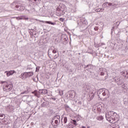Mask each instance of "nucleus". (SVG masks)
Instances as JSON below:
<instances>
[{
	"label": "nucleus",
	"instance_id": "obj_26",
	"mask_svg": "<svg viewBox=\"0 0 128 128\" xmlns=\"http://www.w3.org/2000/svg\"><path fill=\"white\" fill-rule=\"evenodd\" d=\"M105 78H108V76H106Z\"/></svg>",
	"mask_w": 128,
	"mask_h": 128
},
{
	"label": "nucleus",
	"instance_id": "obj_6",
	"mask_svg": "<svg viewBox=\"0 0 128 128\" xmlns=\"http://www.w3.org/2000/svg\"><path fill=\"white\" fill-rule=\"evenodd\" d=\"M6 73L7 76H12L14 74H16V72L14 71V70L6 71Z\"/></svg>",
	"mask_w": 128,
	"mask_h": 128
},
{
	"label": "nucleus",
	"instance_id": "obj_10",
	"mask_svg": "<svg viewBox=\"0 0 128 128\" xmlns=\"http://www.w3.org/2000/svg\"><path fill=\"white\" fill-rule=\"evenodd\" d=\"M6 118V115L4 114H0V120H4Z\"/></svg>",
	"mask_w": 128,
	"mask_h": 128
},
{
	"label": "nucleus",
	"instance_id": "obj_20",
	"mask_svg": "<svg viewBox=\"0 0 128 128\" xmlns=\"http://www.w3.org/2000/svg\"><path fill=\"white\" fill-rule=\"evenodd\" d=\"M106 4H108V2H107V3H104V4H102V6H106Z\"/></svg>",
	"mask_w": 128,
	"mask_h": 128
},
{
	"label": "nucleus",
	"instance_id": "obj_21",
	"mask_svg": "<svg viewBox=\"0 0 128 128\" xmlns=\"http://www.w3.org/2000/svg\"><path fill=\"white\" fill-rule=\"evenodd\" d=\"M2 124H6V121H3L2 123Z\"/></svg>",
	"mask_w": 128,
	"mask_h": 128
},
{
	"label": "nucleus",
	"instance_id": "obj_17",
	"mask_svg": "<svg viewBox=\"0 0 128 128\" xmlns=\"http://www.w3.org/2000/svg\"><path fill=\"white\" fill-rule=\"evenodd\" d=\"M94 30H98V26H96L94 28Z\"/></svg>",
	"mask_w": 128,
	"mask_h": 128
},
{
	"label": "nucleus",
	"instance_id": "obj_16",
	"mask_svg": "<svg viewBox=\"0 0 128 128\" xmlns=\"http://www.w3.org/2000/svg\"><path fill=\"white\" fill-rule=\"evenodd\" d=\"M59 20H60V22H64V18H60Z\"/></svg>",
	"mask_w": 128,
	"mask_h": 128
},
{
	"label": "nucleus",
	"instance_id": "obj_4",
	"mask_svg": "<svg viewBox=\"0 0 128 128\" xmlns=\"http://www.w3.org/2000/svg\"><path fill=\"white\" fill-rule=\"evenodd\" d=\"M38 20V22H44L45 24H52V26H54L56 24L54 22H52L50 21H44V20Z\"/></svg>",
	"mask_w": 128,
	"mask_h": 128
},
{
	"label": "nucleus",
	"instance_id": "obj_27",
	"mask_svg": "<svg viewBox=\"0 0 128 128\" xmlns=\"http://www.w3.org/2000/svg\"><path fill=\"white\" fill-rule=\"evenodd\" d=\"M123 74H125V72H123Z\"/></svg>",
	"mask_w": 128,
	"mask_h": 128
},
{
	"label": "nucleus",
	"instance_id": "obj_24",
	"mask_svg": "<svg viewBox=\"0 0 128 128\" xmlns=\"http://www.w3.org/2000/svg\"><path fill=\"white\" fill-rule=\"evenodd\" d=\"M112 3H110V4H108L109 6H112Z\"/></svg>",
	"mask_w": 128,
	"mask_h": 128
},
{
	"label": "nucleus",
	"instance_id": "obj_18",
	"mask_svg": "<svg viewBox=\"0 0 128 128\" xmlns=\"http://www.w3.org/2000/svg\"><path fill=\"white\" fill-rule=\"evenodd\" d=\"M125 78H128V72H126V75L125 76Z\"/></svg>",
	"mask_w": 128,
	"mask_h": 128
},
{
	"label": "nucleus",
	"instance_id": "obj_3",
	"mask_svg": "<svg viewBox=\"0 0 128 128\" xmlns=\"http://www.w3.org/2000/svg\"><path fill=\"white\" fill-rule=\"evenodd\" d=\"M12 90V84H6L3 87V90L4 92H10Z\"/></svg>",
	"mask_w": 128,
	"mask_h": 128
},
{
	"label": "nucleus",
	"instance_id": "obj_25",
	"mask_svg": "<svg viewBox=\"0 0 128 128\" xmlns=\"http://www.w3.org/2000/svg\"><path fill=\"white\" fill-rule=\"evenodd\" d=\"M100 118L102 120V118H102V116H100Z\"/></svg>",
	"mask_w": 128,
	"mask_h": 128
},
{
	"label": "nucleus",
	"instance_id": "obj_9",
	"mask_svg": "<svg viewBox=\"0 0 128 128\" xmlns=\"http://www.w3.org/2000/svg\"><path fill=\"white\" fill-rule=\"evenodd\" d=\"M27 74V78H30V76H34V72H26Z\"/></svg>",
	"mask_w": 128,
	"mask_h": 128
},
{
	"label": "nucleus",
	"instance_id": "obj_5",
	"mask_svg": "<svg viewBox=\"0 0 128 128\" xmlns=\"http://www.w3.org/2000/svg\"><path fill=\"white\" fill-rule=\"evenodd\" d=\"M60 117L59 116H56L54 117V124H58L60 122Z\"/></svg>",
	"mask_w": 128,
	"mask_h": 128
},
{
	"label": "nucleus",
	"instance_id": "obj_19",
	"mask_svg": "<svg viewBox=\"0 0 128 128\" xmlns=\"http://www.w3.org/2000/svg\"><path fill=\"white\" fill-rule=\"evenodd\" d=\"M102 96H106V92H104L103 93H102Z\"/></svg>",
	"mask_w": 128,
	"mask_h": 128
},
{
	"label": "nucleus",
	"instance_id": "obj_23",
	"mask_svg": "<svg viewBox=\"0 0 128 128\" xmlns=\"http://www.w3.org/2000/svg\"><path fill=\"white\" fill-rule=\"evenodd\" d=\"M36 72H38V68H36Z\"/></svg>",
	"mask_w": 128,
	"mask_h": 128
},
{
	"label": "nucleus",
	"instance_id": "obj_2",
	"mask_svg": "<svg viewBox=\"0 0 128 128\" xmlns=\"http://www.w3.org/2000/svg\"><path fill=\"white\" fill-rule=\"evenodd\" d=\"M52 54H56V49H50L48 50V56L51 60H56L60 56V54H58L55 55Z\"/></svg>",
	"mask_w": 128,
	"mask_h": 128
},
{
	"label": "nucleus",
	"instance_id": "obj_8",
	"mask_svg": "<svg viewBox=\"0 0 128 128\" xmlns=\"http://www.w3.org/2000/svg\"><path fill=\"white\" fill-rule=\"evenodd\" d=\"M60 8H60V12H66V6H61Z\"/></svg>",
	"mask_w": 128,
	"mask_h": 128
},
{
	"label": "nucleus",
	"instance_id": "obj_15",
	"mask_svg": "<svg viewBox=\"0 0 128 128\" xmlns=\"http://www.w3.org/2000/svg\"><path fill=\"white\" fill-rule=\"evenodd\" d=\"M101 76H104V72H101L100 74Z\"/></svg>",
	"mask_w": 128,
	"mask_h": 128
},
{
	"label": "nucleus",
	"instance_id": "obj_1",
	"mask_svg": "<svg viewBox=\"0 0 128 128\" xmlns=\"http://www.w3.org/2000/svg\"><path fill=\"white\" fill-rule=\"evenodd\" d=\"M106 118L108 122L110 124H116L118 119L114 116V112H108V114H106Z\"/></svg>",
	"mask_w": 128,
	"mask_h": 128
},
{
	"label": "nucleus",
	"instance_id": "obj_7",
	"mask_svg": "<svg viewBox=\"0 0 128 128\" xmlns=\"http://www.w3.org/2000/svg\"><path fill=\"white\" fill-rule=\"evenodd\" d=\"M20 78L22 80H26V78H28V74H26V72H24L23 74H22Z\"/></svg>",
	"mask_w": 128,
	"mask_h": 128
},
{
	"label": "nucleus",
	"instance_id": "obj_13",
	"mask_svg": "<svg viewBox=\"0 0 128 128\" xmlns=\"http://www.w3.org/2000/svg\"><path fill=\"white\" fill-rule=\"evenodd\" d=\"M64 124H66V122H68V118L66 117L64 118Z\"/></svg>",
	"mask_w": 128,
	"mask_h": 128
},
{
	"label": "nucleus",
	"instance_id": "obj_12",
	"mask_svg": "<svg viewBox=\"0 0 128 128\" xmlns=\"http://www.w3.org/2000/svg\"><path fill=\"white\" fill-rule=\"evenodd\" d=\"M20 10L22 11L24 10V6H20Z\"/></svg>",
	"mask_w": 128,
	"mask_h": 128
},
{
	"label": "nucleus",
	"instance_id": "obj_22",
	"mask_svg": "<svg viewBox=\"0 0 128 128\" xmlns=\"http://www.w3.org/2000/svg\"><path fill=\"white\" fill-rule=\"evenodd\" d=\"M16 8H18V6L16 5Z\"/></svg>",
	"mask_w": 128,
	"mask_h": 128
},
{
	"label": "nucleus",
	"instance_id": "obj_14",
	"mask_svg": "<svg viewBox=\"0 0 128 128\" xmlns=\"http://www.w3.org/2000/svg\"><path fill=\"white\" fill-rule=\"evenodd\" d=\"M72 122H73L75 126H76L78 124H76V120H72Z\"/></svg>",
	"mask_w": 128,
	"mask_h": 128
},
{
	"label": "nucleus",
	"instance_id": "obj_11",
	"mask_svg": "<svg viewBox=\"0 0 128 128\" xmlns=\"http://www.w3.org/2000/svg\"><path fill=\"white\" fill-rule=\"evenodd\" d=\"M32 94H34L35 96H38V92L36 90H34V92H32Z\"/></svg>",
	"mask_w": 128,
	"mask_h": 128
}]
</instances>
